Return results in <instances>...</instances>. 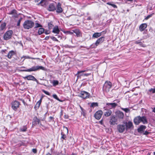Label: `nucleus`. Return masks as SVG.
<instances>
[{
  "mask_svg": "<svg viewBox=\"0 0 155 155\" xmlns=\"http://www.w3.org/2000/svg\"><path fill=\"white\" fill-rule=\"evenodd\" d=\"M134 123L137 125L139 124L140 122H142L144 124H147L148 123L146 117L144 116H137L134 118Z\"/></svg>",
  "mask_w": 155,
  "mask_h": 155,
  "instance_id": "f257e3e1",
  "label": "nucleus"
},
{
  "mask_svg": "<svg viewBox=\"0 0 155 155\" xmlns=\"http://www.w3.org/2000/svg\"><path fill=\"white\" fill-rule=\"evenodd\" d=\"M34 25V23L31 20H27L25 21L23 24L24 29H28L31 28Z\"/></svg>",
  "mask_w": 155,
  "mask_h": 155,
  "instance_id": "f03ea898",
  "label": "nucleus"
},
{
  "mask_svg": "<svg viewBox=\"0 0 155 155\" xmlns=\"http://www.w3.org/2000/svg\"><path fill=\"white\" fill-rule=\"evenodd\" d=\"M112 86V84L110 82L108 81H106L103 87V91L107 93L109 92Z\"/></svg>",
  "mask_w": 155,
  "mask_h": 155,
  "instance_id": "7ed1b4c3",
  "label": "nucleus"
},
{
  "mask_svg": "<svg viewBox=\"0 0 155 155\" xmlns=\"http://www.w3.org/2000/svg\"><path fill=\"white\" fill-rule=\"evenodd\" d=\"M105 37H101L99 38L96 41L95 43L93 44L91 46L92 48H96L99 45L102 43L104 40Z\"/></svg>",
  "mask_w": 155,
  "mask_h": 155,
  "instance_id": "20e7f679",
  "label": "nucleus"
},
{
  "mask_svg": "<svg viewBox=\"0 0 155 155\" xmlns=\"http://www.w3.org/2000/svg\"><path fill=\"white\" fill-rule=\"evenodd\" d=\"M13 32L12 31L10 30L7 31L4 34L3 38L5 40H8L10 39L12 36Z\"/></svg>",
  "mask_w": 155,
  "mask_h": 155,
  "instance_id": "39448f33",
  "label": "nucleus"
},
{
  "mask_svg": "<svg viewBox=\"0 0 155 155\" xmlns=\"http://www.w3.org/2000/svg\"><path fill=\"white\" fill-rule=\"evenodd\" d=\"M126 127L125 123L122 124H119L117 126V130L120 133L123 132L126 130Z\"/></svg>",
  "mask_w": 155,
  "mask_h": 155,
  "instance_id": "423d86ee",
  "label": "nucleus"
},
{
  "mask_svg": "<svg viewBox=\"0 0 155 155\" xmlns=\"http://www.w3.org/2000/svg\"><path fill=\"white\" fill-rule=\"evenodd\" d=\"M85 71H78L76 74L77 77L78 78H81V76L87 77L88 75L91 74V73H84V72Z\"/></svg>",
  "mask_w": 155,
  "mask_h": 155,
  "instance_id": "0eeeda50",
  "label": "nucleus"
},
{
  "mask_svg": "<svg viewBox=\"0 0 155 155\" xmlns=\"http://www.w3.org/2000/svg\"><path fill=\"white\" fill-rule=\"evenodd\" d=\"M80 97L83 99H86L89 97L90 94L85 91H81L79 93Z\"/></svg>",
  "mask_w": 155,
  "mask_h": 155,
  "instance_id": "6e6552de",
  "label": "nucleus"
},
{
  "mask_svg": "<svg viewBox=\"0 0 155 155\" xmlns=\"http://www.w3.org/2000/svg\"><path fill=\"white\" fill-rule=\"evenodd\" d=\"M39 69V66H34L31 68L27 69L21 70L20 71H26V72H31L33 71H35Z\"/></svg>",
  "mask_w": 155,
  "mask_h": 155,
  "instance_id": "1a4fd4ad",
  "label": "nucleus"
},
{
  "mask_svg": "<svg viewBox=\"0 0 155 155\" xmlns=\"http://www.w3.org/2000/svg\"><path fill=\"white\" fill-rule=\"evenodd\" d=\"M117 118L115 116H113L111 117L109 123L110 124L114 125L115 124H117Z\"/></svg>",
  "mask_w": 155,
  "mask_h": 155,
  "instance_id": "9d476101",
  "label": "nucleus"
},
{
  "mask_svg": "<svg viewBox=\"0 0 155 155\" xmlns=\"http://www.w3.org/2000/svg\"><path fill=\"white\" fill-rule=\"evenodd\" d=\"M12 108L15 110H16L19 107L20 103L17 101H15L12 103Z\"/></svg>",
  "mask_w": 155,
  "mask_h": 155,
  "instance_id": "9b49d317",
  "label": "nucleus"
},
{
  "mask_svg": "<svg viewBox=\"0 0 155 155\" xmlns=\"http://www.w3.org/2000/svg\"><path fill=\"white\" fill-rule=\"evenodd\" d=\"M117 104L115 103H106V107L109 109L114 108L117 106Z\"/></svg>",
  "mask_w": 155,
  "mask_h": 155,
  "instance_id": "f8f14e48",
  "label": "nucleus"
},
{
  "mask_svg": "<svg viewBox=\"0 0 155 155\" xmlns=\"http://www.w3.org/2000/svg\"><path fill=\"white\" fill-rule=\"evenodd\" d=\"M23 78L25 79H27L28 80H32L34 81H37L38 83V81L33 76L30 75L24 77H23Z\"/></svg>",
  "mask_w": 155,
  "mask_h": 155,
  "instance_id": "ddd939ff",
  "label": "nucleus"
},
{
  "mask_svg": "<svg viewBox=\"0 0 155 155\" xmlns=\"http://www.w3.org/2000/svg\"><path fill=\"white\" fill-rule=\"evenodd\" d=\"M103 112L101 110H99L96 112L94 114L95 118L97 120H99L101 117Z\"/></svg>",
  "mask_w": 155,
  "mask_h": 155,
  "instance_id": "4468645a",
  "label": "nucleus"
},
{
  "mask_svg": "<svg viewBox=\"0 0 155 155\" xmlns=\"http://www.w3.org/2000/svg\"><path fill=\"white\" fill-rule=\"evenodd\" d=\"M126 127V130L128 129H132L133 128V125L132 122L131 121H129L128 123H125Z\"/></svg>",
  "mask_w": 155,
  "mask_h": 155,
  "instance_id": "2eb2a0df",
  "label": "nucleus"
},
{
  "mask_svg": "<svg viewBox=\"0 0 155 155\" xmlns=\"http://www.w3.org/2000/svg\"><path fill=\"white\" fill-rule=\"evenodd\" d=\"M56 9L55 4L54 3L50 4L48 8V10L50 11H53Z\"/></svg>",
  "mask_w": 155,
  "mask_h": 155,
  "instance_id": "dca6fc26",
  "label": "nucleus"
},
{
  "mask_svg": "<svg viewBox=\"0 0 155 155\" xmlns=\"http://www.w3.org/2000/svg\"><path fill=\"white\" fill-rule=\"evenodd\" d=\"M146 126L141 125L137 129L138 132L140 133H142L144 130L146 129Z\"/></svg>",
  "mask_w": 155,
  "mask_h": 155,
  "instance_id": "f3484780",
  "label": "nucleus"
},
{
  "mask_svg": "<svg viewBox=\"0 0 155 155\" xmlns=\"http://www.w3.org/2000/svg\"><path fill=\"white\" fill-rule=\"evenodd\" d=\"M48 4V0H41L39 2V5L44 7H45Z\"/></svg>",
  "mask_w": 155,
  "mask_h": 155,
  "instance_id": "a211bd4d",
  "label": "nucleus"
},
{
  "mask_svg": "<svg viewBox=\"0 0 155 155\" xmlns=\"http://www.w3.org/2000/svg\"><path fill=\"white\" fill-rule=\"evenodd\" d=\"M56 12L58 13H61L63 12L62 9L61 7V4L58 3L57 5Z\"/></svg>",
  "mask_w": 155,
  "mask_h": 155,
  "instance_id": "6ab92c4d",
  "label": "nucleus"
},
{
  "mask_svg": "<svg viewBox=\"0 0 155 155\" xmlns=\"http://www.w3.org/2000/svg\"><path fill=\"white\" fill-rule=\"evenodd\" d=\"M147 25L146 23H143L141 24L139 26V29L140 31L144 30L147 27Z\"/></svg>",
  "mask_w": 155,
  "mask_h": 155,
  "instance_id": "aec40b11",
  "label": "nucleus"
},
{
  "mask_svg": "<svg viewBox=\"0 0 155 155\" xmlns=\"http://www.w3.org/2000/svg\"><path fill=\"white\" fill-rule=\"evenodd\" d=\"M117 115L119 118L123 119L124 117V114L122 112L118 111L117 112Z\"/></svg>",
  "mask_w": 155,
  "mask_h": 155,
  "instance_id": "412c9836",
  "label": "nucleus"
},
{
  "mask_svg": "<svg viewBox=\"0 0 155 155\" xmlns=\"http://www.w3.org/2000/svg\"><path fill=\"white\" fill-rule=\"evenodd\" d=\"M52 32L55 34H58L60 32V30L58 26H54L52 31Z\"/></svg>",
  "mask_w": 155,
  "mask_h": 155,
  "instance_id": "4be33fe9",
  "label": "nucleus"
},
{
  "mask_svg": "<svg viewBox=\"0 0 155 155\" xmlns=\"http://www.w3.org/2000/svg\"><path fill=\"white\" fill-rule=\"evenodd\" d=\"M37 124H39V119L37 117H35L33 119V121L32 122L33 125H35Z\"/></svg>",
  "mask_w": 155,
  "mask_h": 155,
  "instance_id": "5701e85b",
  "label": "nucleus"
},
{
  "mask_svg": "<svg viewBox=\"0 0 155 155\" xmlns=\"http://www.w3.org/2000/svg\"><path fill=\"white\" fill-rule=\"evenodd\" d=\"M102 32H96L94 33L92 35V37L93 38H97L98 37H100L101 35Z\"/></svg>",
  "mask_w": 155,
  "mask_h": 155,
  "instance_id": "b1692460",
  "label": "nucleus"
},
{
  "mask_svg": "<svg viewBox=\"0 0 155 155\" xmlns=\"http://www.w3.org/2000/svg\"><path fill=\"white\" fill-rule=\"evenodd\" d=\"M6 26V23L5 22L2 23L0 26V31L4 30Z\"/></svg>",
  "mask_w": 155,
  "mask_h": 155,
  "instance_id": "393cba45",
  "label": "nucleus"
},
{
  "mask_svg": "<svg viewBox=\"0 0 155 155\" xmlns=\"http://www.w3.org/2000/svg\"><path fill=\"white\" fill-rule=\"evenodd\" d=\"M111 114V111L110 110H108L105 112L104 115L106 117H108L110 116Z\"/></svg>",
  "mask_w": 155,
  "mask_h": 155,
  "instance_id": "a878e982",
  "label": "nucleus"
},
{
  "mask_svg": "<svg viewBox=\"0 0 155 155\" xmlns=\"http://www.w3.org/2000/svg\"><path fill=\"white\" fill-rule=\"evenodd\" d=\"M135 43L137 44H138L140 46L143 47H145L146 46L145 45L143 44L142 42H141L140 40L136 41L135 42Z\"/></svg>",
  "mask_w": 155,
  "mask_h": 155,
  "instance_id": "bb28decb",
  "label": "nucleus"
},
{
  "mask_svg": "<svg viewBox=\"0 0 155 155\" xmlns=\"http://www.w3.org/2000/svg\"><path fill=\"white\" fill-rule=\"evenodd\" d=\"M15 54L14 52L13 51H10L9 52L8 54V57L9 58H12V56Z\"/></svg>",
  "mask_w": 155,
  "mask_h": 155,
  "instance_id": "cd10ccee",
  "label": "nucleus"
},
{
  "mask_svg": "<svg viewBox=\"0 0 155 155\" xmlns=\"http://www.w3.org/2000/svg\"><path fill=\"white\" fill-rule=\"evenodd\" d=\"M27 127L26 126H24L20 128V131L22 132H25L26 131Z\"/></svg>",
  "mask_w": 155,
  "mask_h": 155,
  "instance_id": "c85d7f7f",
  "label": "nucleus"
},
{
  "mask_svg": "<svg viewBox=\"0 0 155 155\" xmlns=\"http://www.w3.org/2000/svg\"><path fill=\"white\" fill-rule=\"evenodd\" d=\"M53 23L52 21H51L50 22H48V28L49 29H51L54 26V25L53 24Z\"/></svg>",
  "mask_w": 155,
  "mask_h": 155,
  "instance_id": "c756f323",
  "label": "nucleus"
},
{
  "mask_svg": "<svg viewBox=\"0 0 155 155\" xmlns=\"http://www.w3.org/2000/svg\"><path fill=\"white\" fill-rule=\"evenodd\" d=\"M41 25L39 24V35L43 33L45 31L44 28H41Z\"/></svg>",
  "mask_w": 155,
  "mask_h": 155,
  "instance_id": "7c9ffc66",
  "label": "nucleus"
},
{
  "mask_svg": "<svg viewBox=\"0 0 155 155\" xmlns=\"http://www.w3.org/2000/svg\"><path fill=\"white\" fill-rule=\"evenodd\" d=\"M74 33L76 34L77 36L79 37L81 36L79 30H76L75 31Z\"/></svg>",
  "mask_w": 155,
  "mask_h": 155,
  "instance_id": "2f4dec72",
  "label": "nucleus"
},
{
  "mask_svg": "<svg viewBox=\"0 0 155 155\" xmlns=\"http://www.w3.org/2000/svg\"><path fill=\"white\" fill-rule=\"evenodd\" d=\"M150 93H151L152 94H154V93H155L154 89L151 88V89H149L148 90V91L147 92V94H150Z\"/></svg>",
  "mask_w": 155,
  "mask_h": 155,
  "instance_id": "473e14b6",
  "label": "nucleus"
},
{
  "mask_svg": "<svg viewBox=\"0 0 155 155\" xmlns=\"http://www.w3.org/2000/svg\"><path fill=\"white\" fill-rule=\"evenodd\" d=\"M8 14L10 15L16 14V11L15 9H13L9 12Z\"/></svg>",
  "mask_w": 155,
  "mask_h": 155,
  "instance_id": "72a5a7b5",
  "label": "nucleus"
},
{
  "mask_svg": "<svg viewBox=\"0 0 155 155\" xmlns=\"http://www.w3.org/2000/svg\"><path fill=\"white\" fill-rule=\"evenodd\" d=\"M98 104L96 102H93L91 104V107H95L98 106Z\"/></svg>",
  "mask_w": 155,
  "mask_h": 155,
  "instance_id": "f704fd0d",
  "label": "nucleus"
},
{
  "mask_svg": "<svg viewBox=\"0 0 155 155\" xmlns=\"http://www.w3.org/2000/svg\"><path fill=\"white\" fill-rule=\"evenodd\" d=\"M23 58H24V59H23L22 60V61H23L25 59H30V57H29L28 56H23L21 58V59H23Z\"/></svg>",
  "mask_w": 155,
  "mask_h": 155,
  "instance_id": "c9c22d12",
  "label": "nucleus"
},
{
  "mask_svg": "<svg viewBox=\"0 0 155 155\" xmlns=\"http://www.w3.org/2000/svg\"><path fill=\"white\" fill-rule=\"evenodd\" d=\"M35 109L36 110L39 109V101H38L35 107Z\"/></svg>",
  "mask_w": 155,
  "mask_h": 155,
  "instance_id": "e433bc0d",
  "label": "nucleus"
},
{
  "mask_svg": "<svg viewBox=\"0 0 155 155\" xmlns=\"http://www.w3.org/2000/svg\"><path fill=\"white\" fill-rule=\"evenodd\" d=\"M61 138L65 140V138H66V135L64 134L63 132L61 133Z\"/></svg>",
  "mask_w": 155,
  "mask_h": 155,
  "instance_id": "4c0bfd02",
  "label": "nucleus"
},
{
  "mask_svg": "<svg viewBox=\"0 0 155 155\" xmlns=\"http://www.w3.org/2000/svg\"><path fill=\"white\" fill-rule=\"evenodd\" d=\"M53 83L54 85H56L58 84V81L57 80H54L53 81Z\"/></svg>",
  "mask_w": 155,
  "mask_h": 155,
  "instance_id": "58836bf2",
  "label": "nucleus"
},
{
  "mask_svg": "<svg viewBox=\"0 0 155 155\" xmlns=\"http://www.w3.org/2000/svg\"><path fill=\"white\" fill-rule=\"evenodd\" d=\"M53 97L55 99L59 101H60L59 98L58 97H57V95L56 94H53Z\"/></svg>",
  "mask_w": 155,
  "mask_h": 155,
  "instance_id": "ea45409f",
  "label": "nucleus"
},
{
  "mask_svg": "<svg viewBox=\"0 0 155 155\" xmlns=\"http://www.w3.org/2000/svg\"><path fill=\"white\" fill-rule=\"evenodd\" d=\"M121 109L127 113L128 112L130 111V110L128 108H122Z\"/></svg>",
  "mask_w": 155,
  "mask_h": 155,
  "instance_id": "a19ab883",
  "label": "nucleus"
},
{
  "mask_svg": "<svg viewBox=\"0 0 155 155\" xmlns=\"http://www.w3.org/2000/svg\"><path fill=\"white\" fill-rule=\"evenodd\" d=\"M49 121L54 122V118L52 117H50L49 118Z\"/></svg>",
  "mask_w": 155,
  "mask_h": 155,
  "instance_id": "79ce46f5",
  "label": "nucleus"
},
{
  "mask_svg": "<svg viewBox=\"0 0 155 155\" xmlns=\"http://www.w3.org/2000/svg\"><path fill=\"white\" fill-rule=\"evenodd\" d=\"M51 38L54 41H58V40L54 37H51Z\"/></svg>",
  "mask_w": 155,
  "mask_h": 155,
  "instance_id": "37998d69",
  "label": "nucleus"
},
{
  "mask_svg": "<svg viewBox=\"0 0 155 155\" xmlns=\"http://www.w3.org/2000/svg\"><path fill=\"white\" fill-rule=\"evenodd\" d=\"M39 69H41L44 71H46V69L43 67L39 66Z\"/></svg>",
  "mask_w": 155,
  "mask_h": 155,
  "instance_id": "c03bdc74",
  "label": "nucleus"
},
{
  "mask_svg": "<svg viewBox=\"0 0 155 155\" xmlns=\"http://www.w3.org/2000/svg\"><path fill=\"white\" fill-rule=\"evenodd\" d=\"M21 18L18 20V21L17 22V26H19V25H20V22L21 21Z\"/></svg>",
  "mask_w": 155,
  "mask_h": 155,
  "instance_id": "a18cd8bd",
  "label": "nucleus"
},
{
  "mask_svg": "<svg viewBox=\"0 0 155 155\" xmlns=\"http://www.w3.org/2000/svg\"><path fill=\"white\" fill-rule=\"evenodd\" d=\"M152 16V15H151V14L148 15L146 17V18H145V19L147 20L149 18H150V17H151Z\"/></svg>",
  "mask_w": 155,
  "mask_h": 155,
  "instance_id": "49530a36",
  "label": "nucleus"
},
{
  "mask_svg": "<svg viewBox=\"0 0 155 155\" xmlns=\"http://www.w3.org/2000/svg\"><path fill=\"white\" fill-rule=\"evenodd\" d=\"M81 114L84 116H85V110L84 109V110H81Z\"/></svg>",
  "mask_w": 155,
  "mask_h": 155,
  "instance_id": "de8ad7c7",
  "label": "nucleus"
},
{
  "mask_svg": "<svg viewBox=\"0 0 155 155\" xmlns=\"http://www.w3.org/2000/svg\"><path fill=\"white\" fill-rule=\"evenodd\" d=\"M42 91L45 94H46L47 95H50V94L48 92L44 90H43Z\"/></svg>",
  "mask_w": 155,
  "mask_h": 155,
  "instance_id": "09e8293b",
  "label": "nucleus"
},
{
  "mask_svg": "<svg viewBox=\"0 0 155 155\" xmlns=\"http://www.w3.org/2000/svg\"><path fill=\"white\" fill-rule=\"evenodd\" d=\"M44 96V95H42L41 97L40 100H39V106H40L41 103V100Z\"/></svg>",
  "mask_w": 155,
  "mask_h": 155,
  "instance_id": "8fccbe9b",
  "label": "nucleus"
},
{
  "mask_svg": "<svg viewBox=\"0 0 155 155\" xmlns=\"http://www.w3.org/2000/svg\"><path fill=\"white\" fill-rule=\"evenodd\" d=\"M110 5L113 7L114 8H117V6L115 4H110Z\"/></svg>",
  "mask_w": 155,
  "mask_h": 155,
  "instance_id": "3c124183",
  "label": "nucleus"
},
{
  "mask_svg": "<svg viewBox=\"0 0 155 155\" xmlns=\"http://www.w3.org/2000/svg\"><path fill=\"white\" fill-rule=\"evenodd\" d=\"M50 33V31H45V33L46 34V35H47V34H49Z\"/></svg>",
  "mask_w": 155,
  "mask_h": 155,
  "instance_id": "603ef678",
  "label": "nucleus"
},
{
  "mask_svg": "<svg viewBox=\"0 0 155 155\" xmlns=\"http://www.w3.org/2000/svg\"><path fill=\"white\" fill-rule=\"evenodd\" d=\"M32 152L34 153H35L37 152V150L35 149H33L32 150Z\"/></svg>",
  "mask_w": 155,
  "mask_h": 155,
  "instance_id": "864d4df0",
  "label": "nucleus"
},
{
  "mask_svg": "<svg viewBox=\"0 0 155 155\" xmlns=\"http://www.w3.org/2000/svg\"><path fill=\"white\" fill-rule=\"evenodd\" d=\"M149 134V133L148 132H147V131H145L143 133V134L144 135H147Z\"/></svg>",
  "mask_w": 155,
  "mask_h": 155,
  "instance_id": "5fc2aeb1",
  "label": "nucleus"
},
{
  "mask_svg": "<svg viewBox=\"0 0 155 155\" xmlns=\"http://www.w3.org/2000/svg\"><path fill=\"white\" fill-rule=\"evenodd\" d=\"M45 82H39V84H42V85H45Z\"/></svg>",
  "mask_w": 155,
  "mask_h": 155,
  "instance_id": "6e6d98bb",
  "label": "nucleus"
},
{
  "mask_svg": "<svg viewBox=\"0 0 155 155\" xmlns=\"http://www.w3.org/2000/svg\"><path fill=\"white\" fill-rule=\"evenodd\" d=\"M38 27H39V23H37L36 24V26L35 27V28H38Z\"/></svg>",
  "mask_w": 155,
  "mask_h": 155,
  "instance_id": "4d7b16f0",
  "label": "nucleus"
},
{
  "mask_svg": "<svg viewBox=\"0 0 155 155\" xmlns=\"http://www.w3.org/2000/svg\"><path fill=\"white\" fill-rule=\"evenodd\" d=\"M49 36H46L45 38V39L46 40H48L49 39Z\"/></svg>",
  "mask_w": 155,
  "mask_h": 155,
  "instance_id": "13d9d810",
  "label": "nucleus"
},
{
  "mask_svg": "<svg viewBox=\"0 0 155 155\" xmlns=\"http://www.w3.org/2000/svg\"><path fill=\"white\" fill-rule=\"evenodd\" d=\"M99 123H100L101 124H103V120H100V121H99Z\"/></svg>",
  "mask_w": 155,
  "mask_h": 155,
  "instance_id": "bf43d9fd",
  "label": "nucleus"
},
{
  "mask_svg": "<svg viewBox=\"0 0 155 155\" xmlns=\"http://www.w3.org/2000/svg\"><path fill=\"white\" fill-rule=\"evenodd\" d=\"M152 109H153L152 111L154 113H155V107L153 108H152Z\"/></svg>",
  "mask_w": 155,
  "mask_h": 155,
  "instance_id": "052dcab7",
  "label": "nucleus"
},
{
  "mask_svg": "<svg viewBox=\"0 0 155 155\" xmlns=\"http://www.w3.org/2000/svg\"><path fill=\"white\" fill-rule=\"evenodd\" d=\"M91 19V17H89L87 18V20H90Z\"/></svg>",
  "mask_w": 155,
  "mask_h": 155,
  "instance_id": "680f3d73",
  "label": "nucleus"
},
{
  "mask_svg": "<svg viewBox=\"0 0 155 155\" xmlns=\"http://www.w3.org/2000/svg\"><path fill=\"white\" fill-rule=\"evenodd\" d=\"M80 108L81 110H84V109L81 106H80Z\"/></svg>",
  "mask_w": 155,
  "mask_h": 155,
  "instance_id": "e2e57ef3",
  "label": "nucleus"
},
{
  "mask_svg": "<svg viewBox=\"0 0 155 155\" xmlns=\"http://www.w3.org/2000/svg\"><path fill=\"white\" fill-rule=\"evenodd\" d=\"M107 4L110 5V4H111L110 3V2H108L107 3Z\"/></svg>",
  "mask_w": 155,
  "mask_h": 155,
  "instance_id": "0e129e2a",
  "label": "nucleus"
},
{
  "mask_svg": "<svg viewBox=\"0 0 155 155\" xmlns=\"http://www.w3.org/2000/svg\"><path fill=\"white\" fill-rule=\"evenodd\" d=\"M40 81H44V82H46V81H45V80H41H41H40Z\"/></svg>",
  "mask_w": 155,
  "mask_h": 155,
  "instance_id": "69168bd1",
  "label": "nucleus"
},
{
  "mask_svg": "<svg viewBox=\"0 0 155 155\" xmlns=\"http://www.w3.org/2000/svg\"><path fill=\"white\" fill-rule=\"evenodd\" d=\"M46 155H51V154H50L49 153H48L46 154Z\"/></svg>",
  "mask_w": 155,
  "mask_h": 155,
  "instance_id": "338daca9",
  "label": "nucleus"
},
{
  "mask_svg": "<svg viewBox=\"0 0 155 155\" xmlns=\"http://www.w3.org/2000/svg\"><path fill=\"white\" fill-rule=\"evenodd\" d=\"M154 155H155V151L154 152Z\"/></svg>",
  "mask_w": 155,
  "mask_h": 155,
  "instance_id": "774afa93",
  "label": "nucleus"
}]
</instances>
